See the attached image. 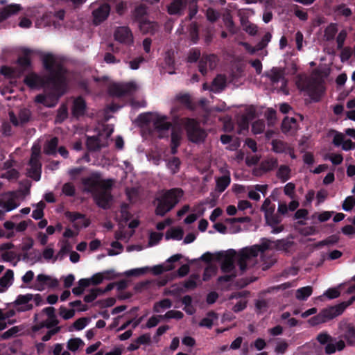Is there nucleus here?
Returning a JSON list of instances; mask_svg holds the SVG:
<instances>
[{
    "label": "nucleus",
    "mask_w": 355,
    "mask_h": 355,
    "mask_svg": "<svg viewBox=\"0 0 355 355\" xmlns=\"http://www.w3.org/2000/svg\"><path fill=\"white\" fill-rule=\"evenodd\" d=\"M116 302V300L114 297H108L106 299H102L97 300L94 304V306L98 307L99 309H105L112 306Z\"/></svg>",
    "instance_id": "obj_47"
},
{
    "label": "nucleus",
    "mask_w": 355,
    "mask_h": 355,
    "mask_svg": "<svg viewBox=\"0 0 355 355\" xmlns=\"http://www.w3.org/2000/svg\"><path fill=\"white\" fill-rule=\"evenodd\" d=\"M276 175L282 182H286L291 178V168L287 165H281L277 171Z\"/></svg>",
    "instance_id": "obj_34"
},
{
    "label": "nucleus",
    "mask_w": 355,
    "mask_h": 355,
    "mask_svg": "<svg viewBox=\"0 0 355 355\" xmlns=\"http://www.w3.org/2000/svg\"><path fill=\"white\" fill-rule=\"evenodd\" d=\"M183 124L190 141L196 144L204 141L207 135L196 119L185 118Z\"/></svg>",
    "instance_id": "obj_4"
},
{
    "label": "nucleus",
    "mask_w": 355,
    "mask_h": 355,
    "mask_svg": "<svg viewBox=\"0 0 355 355\" xmlns=\"http://www.w3.org/2000/svg\"><path fill=\"white\" fill-rule=\"evenodd\" d=\"M20 185L24 188L22 189H19L17 191H13L11 193L12 197L16 198L17 193H19L20 196H26L30 193V189L31 187V183L28 180H26L24 182H20Z\"/></svg>",
    "instance_id": "obj_50"
},
{
    "label": "nucleus",
    "mask_w": 355,
    "mask_h": 355,
    "mask_svg": "<svg viewBox=\"0 0 355 355\" xmlns=\"http://www.w3.org/2000/svg\"><path fill=\"white\" fill-rule=\"evenodd\" d=\"M182 139V131L180 128H177L173 127L171 130V144L172 145H180V141Z\"/></svg>",
    "instance_id": "obj_51"
},
{
    "label": "nucleus",
    "mask_w": 355,
    "mask_h": 355,
    "mask_svg": "<svg viewBox=\"0 0 355 355\" xmlns=\"http://www.w3.org/2000/svg\"><path fill=\"white\" fill-rule=\"evenodd\" d=\"M267 76L273 84L278 83L282 79H284L283 70L276 67H273Z\"/></svg>",
    "instance_id": "obj_33"
},
{
    "label": "nucleus",
    "mask_w": 355,
    "mask_h": 355,
    "mask_svg": "<svg viewBox=\"0 0 355 355\" xmlns=\"http://www.w3.org/2000/svg\"><path fill=\"white\" fill-rule=\"evenodd\" d=\"M21 10V7L19 4H10L0 10V23L7 19L10 17L16 15Z\"/></svg>",
    "instance_id": "obj_22"
},
{
    "label": "nucleus",
    "mask_w": 355,
    "mask_h": 355,
    "mask_svg": "<svg viewBox=\"0 0 355 355\" xmlns=\"http://www.w3.org/2000/svg\"><path fill=\"white\" fill-rule=\"evenodd\" d=\"M338 32V27L336 23H331L324 30V36L327 40L330 41L334 39Z\"/></svg>",
    "instance_id": "obj_45"
},
{
    "label": "nucleus",
    "mask_w": 355,
    "mask_h": 355,
    "mask_svg": "<svg viewBox=\"0 0 355 355\" xmlns=\"http://www.w3.org/2000/svg\"><path fill=\"white\" fill-rule=\"evenodd\" d=\"M14 278V272L13 270L8 269L4 273V275L0 277V286L2 287H7L10 284H11V281Z\"/></svg>",
    "instance_id": "obj_48"
},
{
    "label": "nucleus",
    "mask_w": 355,
    "mask_h": 355,
    "mask_svg": "<svg viewBox=\"0 0 355 355\" xmlns=\"http://www.w3.org/2000/svg\"><path fill=\"white\" fill-rule=\"evenodd\" d=\"M213 58V54L203 55L199 61L198 69L202 75L205 76L207 73V67L209 59Z\"/></svg>",
    "instance_id": "obj_43"
},
{
    "label": "nucleus",
    "mask_w": 355,
    "mask_h": 355,
    "mask_svg": "<svg viewBox=\"0 0 355 355\" xmlns=\"http://www.w3.org/2000/svg\"><path fill=\"white\" fill-rule=\"evenodd\" d=\"M167 116H162L155 120L154 127L157 132L162 133L164 131H168L172 127V123L167 121Z\"/></svg>",
    "instance_id": "obj_25"
},
{
    "label": "nucleus",
    "mask_w": 355,
    "mask_h": 355,
    "mask_svg": "<svg viewBox=\"0 0 355 355\" xmlns=\"http://www.w3.org/2000/svg\"><path fill=\"white\" fill-rule=\"evenodd\" d=\"M178 101L187 108L193 110L194 105L189 94H180L177 96Z\"/></svg>",
    "instance_id": "obj_49"
},
{
    "label": "nucleus",
    "mask_w": 355,
    "mask_h": 355,
    "mask_svg": "<svg viewBox=\"0 0 355 355\" xmlns=\"http://www.w3.org/2000/svg\"><path fill=\"white\" fill-rule=\"evenodd\" d=\"M85 345L83 340H81L79 338H72L70 339L67 342V348L69 350H71L72 352L77 351L79 348L83 347Z\"/></svg>",
    "instance_id": "obj_52"
},
{
    "label": "nucleus",
    "mask_w": 355,
    "mask_h": 355,
    "mask_svg": "<svg viewBox=\"0 0 355 355\" xmlns=\"http://www.w3.org/2000/svg\"><path fill=\"white\" fill-rule=\"evenodd\" d=\"M21 10V7L19 4H10L0 10V23L7 19L10 17L16 15Z\"/></svg>",
    "instance_id": "obj_23"
},
{
    "label": "nucleus",
    "mask_w": 355,
    "mask_h": 355,
    "mask_svg": "<svg viewBox=\"0 0 355 355\" xmlns=\"http://www.w3.org/2000/svg\"><path fill=\"white\" fill-rule=\"evenodd\" d=\"M187 3L188 0H173L168 6V12L170 15H182Z\"/></svg>",
    "instance_id": "obj_21"
},
{
    "label": "nucleus",
    "mask_w": 355,
    "mask_h": 355,
    "mask_svg": "<svg viewBox=\"0 0 355 355\" xmlns=\"http://www.w3.org/2000/svg\"><path fill=\"white\" fill-rule=\"evenodd\" d=\"M28 165L30 166V168L28 169V177L35 181H39L42 173V164L40 161L39 153L33 152L28 162Z\"/></svg>",
    "instance_id": "obj_10"
},
{
    "label": "nucleus",
    "mask_w": 355,
    "mask_h": 355,
    "mask_svg": "<svg viewBox=\"0 0 355 355\" xmlns=\"http://www.w3.org/2000/svg\"><path fill=\"white\" fill-rule=\"evenodd\" d=\"M190 39L193 44L199 40V29L196 22H192L189 27Z\"/></svg>",
    "instance_id": "obj_44"
},
{
    "label": "nucleus",
    "mask_w": 355,
    "mask_h": 355,
    "mask_svg": "<svg viewBox=\"0 0 355 355\" xmlns=\"http://www.w3.org/2000/svg\"><path fill=\"white\" fill-rule=\"evenodd\" d=\"M254 111H249L247 115H243L239 123L240 127L244 130L248 129L250 119L254 118Z\"/></svg>",
    "instance_id": "obj_58"
},
{
    "label": "nucleus",
    "mask_w": 355,
    "mask_h": 355,
    "mask_svg": "<svg viewBox=\"0 0 355 355\" xmlns=\"http://www.w3.org/2000/svg\"><path fill=\"white\" fill-rule=\"evenodd\" d=\"M217 320V316L214 312H209L206 317L200 322L199 326L211 328Z\"/></svg>",
    "instance_id": "obj_42"
},
{
    "label": "nucleus",
    "mask_w": 355,
    "mask_h": 355,
    "mask_svg": "<svg viewBox=\"0 0 355 355\" xmlns=\"http://www.w3.org/2000/svg\"><path fill=\"white\" fill-rule=\"evenodd\" d=\"M306 347H308L310 352L313 353L315 355H324L323 347L315 343H306Z\"/></svg>",
    "instance_id": "obj_63"
},
{
    "label": "nucleus",
    "mask_w": 355,
    "mask_h": 355,
    "mask_svg": "<svg viewBox=\"0 0 355 355\" xmlns=\"http://www.w3.org/2000/svg\"><path fill=\"white\" fill-rule=\"evenodd\" d=\"M182 258L181 254H176L171 256L166 260L165 265H157L152 268L151 270L155 275H159L164 272L170 271L175 268L174 263L180 261Z\"/></svg>",
    "instance_id": "obj_13"
},
{
    "label": "nucleus",
    "mask_w": 355,
    "mask_h": 355,
    "mask_svg": "<svg viewBox=\"0 0 355 355\" xmlns=\"http://www.w3.org/2000/svg\"><path fill=\"white\" fill-rule=\"evenodd\" d=\"M200 57V51L198 48H193L189 50L187 60L189 63L196 62Z\"/></svg>",
    "instance_id": "obj_60"
},
{
    "label": "nucleus",
    "mask_w": 355,
    "mask_h": 355,
    "mask_svg": "<svg viewBox=\"0 0 355 355\" xmlns=\"http://www.w3.org/2000/svg\"><path fill=\"white\" fill-rule=\"evenodd\" d=\"M199 0H188L189 15L188 19L191 20L198 11V2Z\"/></svg>",
    "instance_id": "obj_53"
},
{
    "label": "nucleus",
    "mask_w": 355,
    "mask_h": 355,
    "mask_svg": "<svg viewBox=\"0 0 355 355\" xmlns=\"http://www.w3.org/2000/svg\"><path fill=\"white\" fill-rule=\"evenodd\" d=\"M137 89L134 82L113 83L108 87V93L112 96L122 97L133 94Z\"/></svg>",
    "instance_id": "obj_6"
},
{
    "label": "nucleus",
    "mask_w": 355,
    "mask_h": 355,
    "mask_svg": "<svg viewBox=\"0 0 355 355\" xmlns=\"http://www.w3.org/2000/svg\"><path fill=\"white\" fill-rule=\"evenodd\" d=\"M81 183L83 191L90 193L94 203L101 209L107 210L113 202L112 190L114 184L113 179H103L99 172H93L89 176L83 178Z\"/></svg>",
    "instance_id": "obj_2"
},
{
    "label": "nucleus",
    "mask_w": 355,
    "mask_h": 355,
    "mask_svg": "<svg viewBox=\"0 0 355 355\" xmlns=\"http://www.w3.org/2000/svg\"><path fill=\"white\" fill-rule=\"evenodd\" d=\"M236 254V252L234 249H230L225 253L218 252L216 254V259L220 261L222 259L221 270L223 272L228 273L232 272L234 269V257Z\"/></svg>",
    "instance_id": "obj_9"
},
{
    "label": "nucleus",
    "mask_w": 355,
    "mask_h": 355,
    "mask_svg": "<svg viewBox=\"0 0 355 355\" xmlns=\"http://www.w3.org/2000/svg\"><path fill=\"white\" fill-rule=\"evenodd\" d=\"M33 295L31 293H27L26 295H19L15 301V304L16 305H26L27 309L25 311H30L33 308L32 304H28L33 300ZM17 311H21L20 309H17Z\"/></svg>",
    "instance_id": "obj_27"
},
{
    "label": "nucleus",
    "mask_w": 355,
    "mask_h": 355,
    "mask_svg": "<svg viewBox=\"0 0 355 355\" xmlns=\"http://www.w3.org/2000/svg\"><path fill=\"white\" fill-rule=\"evenodd\" d=\"M302 89L307 92L309 96L313 102L320 101L324 92V87L322 83L315 78L306 82Z\"/></svg>",
    "instance_id": "obj_7"
},
{
    "label": "nucleus",
    "mask_w": 355,
    "mask_h": 355,
    "mask_svg": "<svg viewBox=\"0 0 355 355\" xmlns=\"http://www.w3.org/2000/svg\"><path fill=\"white\" fill-rule=\"evenodd\" d=\"M297 123V120L293 117H286L282 123V129L284 132H289Z\"/></svg>",
    "instance_id": "obj_55"
},
{
    "label": "nucleus",
    "mask_w": 355,
    "mask_h": 355,
    "mask_svg": "<svg viewBox=\"0 0 355 355\" xmlns=\"http://www.w3.org/2000/svg\"><path fill=\"white\" fill-rule=\"evenodd\" d=\"M90 285V280L88 279H80L78 281V286L73 288L72 293L76 295L79 296L83 293L85 288L88 287Z\"/></svg>",
    "instance_id": "obj_41"
},
{
    "label": "nucleus",
    "mask_w": 355,
    "mask_h": 355,
    "mask_svg": "<svg viewBox=\"0 0 355 355\" xmlns=\"http://www.w3.org/2000/svg\"><path fill=\"white\" fill-rule=\"evenodd\" d=\"M14 312H0V331L3 330L6 327L7 324H11L9 318L13 315Z\"/></svg>",
    "instance_id": "obj_59"
},
{
    "label": "nucleus",
    "mask_w": 355,
    "mask_h": 355,
    "mask_svg": "<svg viewBox=\"0 0 355 355\" xmlns=\"http://www.w3.org/2000/svg\"><path fill=\"white\" fill-rule=\"evenodd\" d=\"M55 91L51 90V93L48 95L38 94L35 96V101L37 103L43 104L46 107H54L59 98H55Z\"/></svg>",
    "instance_id": "obj_20"
},
{
    "label": "nucleus",
    "mask_w": 355,
    "mask_h": 355,
    "mask_svg": "<svg viewBox=\"0 0 355 355\" xmlns=\"http://www.w3.org/2000/svg\"><path fill=\"white\" fill-rule=\"evenodd\" d=\"M272 150L277 153H284L289 149L287 143L279 140L273 139L271 142Z\"/></svg>",
    "instance_id": "obj_36"
},
{
    "label": "nucleus",
    "mask_w": 355,
    "mask_h": 355,
    "mask_svg": "<svg viewBox=\"0 0 355 355\" xmlns=\"http://www.w3.org/2000/svg\"><path fill=\"white\" fill-rule=\"evenodd\" d=\"M343 337L349 345H355V327L352 324L344 323L340 325Z\"/></svg>",
    "instance_id": "obj_17"
},
{
    "label": "nucleus",
    "mask_w": 355,
    "mask_h": 355,
    "mask_svg": "<svg viewBox=\"0 0 355 355\" xmlns=\"http://www.w3.org/2000/svg\"><path fill=\"white\" fill-rule=\"evenodd\" d=\"M273 243L276 250L288 252L294 243L286 239H282L273 241Z\"/></svg>",
    "instance_id": "obj_35"
},
{
    "label": "nucleus",
    "mask_w": 355,
    "mask_h": 355,
    "mask_svg": "<svg viewBox=\"0 0 355 355\" xmlns=\"http://www.w3.org/2000/svg\"><path fill=\"white\" fill-rule=\"evenodd\" d=\"M278 166V161L277 158H269L263 160L260 164V169L266 173L272 171Z\"/></svg>",
    "instance_id": "obj_31"
},
{
    "label": "nucleus",
    "mask_w": 355,
    "mask_h": 355,
    "mask_svg": "<svg viewBox=\"0 0 355 355\" xmlns=\"http://www.w3.org/2000/svg\"><path fill=\"white\" fill-rule=\"evenodd\" d=\"M87 108L85 99L82 96H78L74 99L71 107V114L76 118L79 119L84 116Z\"/></svg>",
    "instance_id": "obj_16"
},
{
    "label": "nucleus",
    "mask_w": 355,
    "mask_h": 355,
    "mask_svg": "<svg viewBox=\"0 0 355 355\" xmlns=\"http://www.w3.org/2000/svg\"><path fill=\"white\" fill-rule=\"evenodd\" d=\"M231 178L230 173L219 177L216 180V190L219 192H223L230 184Z\"/></svg>",
    "instance_id": "obj_26"
},
{
    "label": "nucleus",
    "mask_w": 355,
    "mask_h": 355,
    "mask_svg": "<svg viewBox=\"0 0 355 355\" xmlns=\"http://www.w3.org/2000/svg\"><path fill=\"white\" fill-rule=\"evenodd\" d=\"M110 12V6L107 3H103L92 12L93 23L97 26L108 17Z\"/></svg>",
    "instance_id": "obj_12"
},
{
    "label": "nucleus",
    "mask_w": 355,
    "mask_h": 355,
    "mask_svg": "<svg viewBox=\"0 0 355 355\" xmlns=\"http://www.w3.org/2000/svg\"><path fill=\"white\" fill-rule=\"evenodd\" d=\"M184 236V231L181 227H173L167 230L165 234L166 240L173 239L180 241Z\"/></svg>",
    "instance_id": "obj_29"
},
{
    "label": "nucleus",
    "mask_w": 355,
    "mask_h": 355,
    "mask_svg": "<svg viewBox=\"0 0 355 355\" xmlns=\"http://www.w3.org/2000/svg\"><path fill=\"white\" fill-rule=\"evenodd\" d=\"M180 164V159L178 157H172V159L168 160L167 164L168 168L171 171L173 174H175L179 171Z\"/></svg>",
    "instance_id": "obj_56"
},
{
    "label": "nucleus",
    "mask_w": 355,
    "mask_h": 355,
    "mask_svg": "<svg viewBox=\"0 0 355 355\" xmlns=\"http://www.w3.org/2000/svg\"><path fill=\"white\" fill-rule=\"evenodd\" d=\"M86 146L90 152L98 151L104 147L98 136H87Z\"/></svg>",
    "instance_id": "obj_24"
},
{
    "label": "nucleus",
    "mask_w": 355,
    "mask_h": 355,
    "mask_svg": "<svg viewBox=\"0 0 355 355\" xmlns=\"http://www.w3.org/2000/svg\"><path fill=\"white\" fill-rule=\"evenodd\" d=\"M340 292L337 288H331L327 289L322 295L320 296L318 300L322 301L324 298L329 300L335 299L339 297Z\"/></svg>",
    "instance_id": "obj_46"
},
{
    "label": "nucleus",
    "mask_w": 355,
    "mask_h": 355,
    "mask_svg": "<svg viewBox=\"0 0 355 355\" xmlns=\"http://www.w3.org/2000/svg\"><path fill=\"white\" fill-rule=\"evenodd\" d=\"M32 51L29 49L23 50V55L19 56L17 60L18 71H23V73L31 68V60L29 58Z\"/></svg>",
    "instance_id": "obj_15"
},
{
    "label": "nucleus",
    "mask_w": 355,
    "mask_h": 355,
    "mask_svg": "<svg viewBox=\"0 0 355 355\" xmlns=\"http://www.w3.org/2000/svg\"><path fill=\"white\" fill-rule=\"evenodd\" d=\"M239 258L237 261V263L240 270L242 272H244L247 270V261L250 260L252 258H255L257 257L256 254V251L254 250L253 248L251 246L250 248H243L239 252Z\"/></svg>",
    "instance_id": "obj_11"
},
{
    "label": "nucleus",
    "mask_w": 355,
    "mask_h": 355,
    "mask_svg": "<svg viewBox=\"0 0 355 355\" xmlns=\"http://www.w3.org/2000/svg\"><path fill=\"white\" fill-rule=\"evenodd\" d=\"M42 62L47 75L41 76L31 72L25 76L24 83L30 89L49 87L55 91V98H60L68 87V70L63 62L51 53L44 55Z\"/></svg>",
    "instance_id": "obj_1"
},
{
    "label": "nucleus",
    "mask_w": 355,
    "mask_h": 355,
    "mask_svg": "<svg viewBox=\"0 0 355 355\" xmlns=\"http://www.w3.org/2000/svg\"><path fill=\"white\" fill-rule=\"evenodd\" d=\"M114 37L120 43L130 44L133 42V36L131 31L126 26L117 28L114 32Z\"/></svg>",
    "instance_id": "obj_14"
},
{
    "label": "nucleus",
    "mask_w": 355,
    "mask_h": 355,
    "mask_svg": "<svg viewBox=\"0 0 355 355\" xmlns=\"http://www.w3.org/2000/svg\"><path fill=\"white\" fill-rule=\"evenodd\" d=\"M336 312L334 313H331L330 312H320L318 315L313 316L309 320V323L312 325H318L323 322H326L327 321L338 316L339 315Z\"/></svg>",
    "instance_id": "obj_18"
},
{
    "label": "nucleus",
    "mask_w": 355,
    "mask_h": 355,
    "mask_svg": "<svg viewBox=\"0 0 355 355\" xmlns=\"http://www.w3.org/2000/svg\"><path fill=\"white\" fill-rule=\"evenodd\" d=\"M355 301V295L352 296L348 300L341 302L334 306H331L329 308H324L321 311H345V309L348 307L350 304H352Z\"/></svg>",
    "instance_id": "obj_32"
},
{
    "label": "nucleus",
    "mask_w": 355,
    "mask_h": 355,
    "mask_svg": "<svg viewBox=\"0 0 355 355\" xmlns=\"http://www.w3.org/2000/svg\"><path fill=\"white\" fill-rule=\"evenodd\" d=\"M49 280L51 281V276L44 274H40L37 276L35 283L32 288L35 290L42 291L45 289L47 282Z\"/></svg>",
    "instance_id": "obj_28"
},
{
    "label": "nucleus",
    "mask_w": 355,
    "mask_h": 355,
    "mask_svg": "<svg viewBox=\"0 0 355 355\" xmlns=\"http://www.w3.org/2000/svg\"><path fill=\"white\" fill-rule=\"evenodd\" d=\"M62 193L69 197H73L76 194V189L71 182H67L63 184L62 189Z\"/></svg>",
    "instance_id": "obj_64"
},
{
    "label": "nucleus",
    "mask_w": 355,
    "mask_h": 355,
    "mask_svg": "<svg viewBox=\"0 0 355 355\" xmlns=\"http://www.w3.org/2000/svg\"><path fill=\"white\" fill-rule=\"evenodd\" d=\"M273 243V241L268 239L263 238L261 240V243L258 245H254L252 247L254 250L256 251V254L258 256L259 252L263 253L270 248V244Z\"/></svg>",
    "instance_id": "obj_39"
},
{
    "label": "nucleus",
    "mask_w": 355,
    "mask_h": 355,
    "mask_svg": "<svg viewBox=\"0 0 355 355\" xmlns=\"http://www.w3.org/2000/svg\"><path fill=\"white\" fill-rule=\"evenodd\" d=\"M313 292V288L310 286L298 288L295 292V297L300 300H306Z\"/></svg>",
    "instance_id": "obj_40"
},
{
    "label": "nucleus",
    "mask_w": 355,
    "mask_h": 355,
    "mask_svg": "<svg viewBox=\"0 0 355 355\" xmlns=\"http://www.w3.org/2000/svg\"><path fill=\"white\" fill-rule=\"evenodd\" d=\"M58 138L56 137H54L52 139H51L44 147V153L46 155H55L57 152V148L58 146Z\"/></svg>",
    "instance_id": "obj_37"
},
{
    "label": "nucleus",
    "mask_w": 355,
    "mask_h": 355,
    "mask_svg": "<svg viewBox=\"0 0 355 355\" xmlns=\"http://www.w3.org/2000/svg\"><path fill=\"white\" fill-rule=\"evenodd\" d=\"M212 86L217 90H223L226 86V78L224 75H217L212 81Z\"/></svg>",
    "instance_id": "obj_54"
},
{
    "label": "nucleus",
    "mask_w": 355,
    "mask_h": 355,
    "mask_svg": "<svg viewBox=\"0 0 355 355\" xmlns=\"http://www.w3.org/2000/svg\"><path fill=\"white\" fill-rule=\"evenodd\" d=\"M183 194L184 191L180 188H173L165 191L162 195L156 198L157 205L155 208V214L164 216L180 202Z\"/></svg>",
    "instance_id": "obj_3"
},
{
    "label": "nucleus",
    "mask_w": 355,
    "mask_h": 355,
    "mask_svg": "<svg viewBox=\"0 0 355 355\" xmlns=\"http://www.w3.org/2000/svg\"><path fill=\"white\" fill-rule=\"evenodd\" d=\"M128 209H129V205L127 203H123L121 205V210H120L121 218L122 220H123L125 223H127L128 221H129L132 216L131 213L128 211Z\"/></svg>",
    "instance_id": "obj_62"
},
{
    "label": "nucleus",
    "mask_w": 355,
    "mask_h": 355,
    "mask_svg": "<svg viewBox=\"0 0 355 355\" xmlns=\"http://www.w3.org/2000/svg\"><path fill=\"white\" fill-rule=\"evenodd\" d=\"M316 340L321 345H325L324 352L327 355H331L337 351H342L345 347V343L343 340L336 341L327 333L319 334Z\"/></svg>",
    "instance_id": "obj_5"
},
{
    "label": "nucleus",
    "mask_w": 355,
    "mask_h": 355,
    "mask_svg": "<svg viewBox=\"0 0 355 355\" xmlns=\"http://www.w3.org/2000/svg\"><path fill=\"white\" fill-rule=\"evenodd\" d=\"M0 72L3 76L10 78H19L23 74V71H18L17 67H10L7 66H3L1 68Z\"/></svg>",
    "instance_id": "obj_30"
},
{
    "label": "nucleus",
    "mask_w": 355,
    "mask_h": 355,
    "mask_svg": "<svg viewBox=\"0 0 355 355\" xmlns=\"http://www.w3.org/2000/svg\"><path fill=\"white\" fill-rule=\"evenodd\" d=\"M37 324L33 327V331H37L42 327H51L58 322L54 312H38L35 315Z\"/></svg>",
    "instance_id": "obj_8"
},
{
    "label": "nucleus",
    "mask_w": 355,
    "mask_h": 355,
    "mask_svg": "<svg viewBox=\"0 0 355 355\" xmlns=\"http://www.w3.org/2000/svg\"><path fill=\"white\" fill-rule=\"evenodd\" d=\"M146 14L147 7L144 4L136 6L132 11V19L139 23L141 28H143V26L146 24V21L144 20Z\"/></svg>",
    "instance_id": "obj_19"
},
{
    "label": "nucleus",
    "mask_w": 355,
    "mask_h": 355,
    "mask_svg": "<svg viewBox=\"0 0 355 355\" xmlns=\"http://www.w3.org/2000/svg\"><path fill=\"white\" fill-rule=\"evenodd\" d=\"M68 117V109L65 105H62L58 110L55 118L56 123H61Z\"/></svg>",
    "instance_id": "obj_57"
},
{
    "label": "nucleus",
    "mask_w": 355,
    "mask_h": 355,
    "mask_svg": "<svg viewBox=\"0 0 355 355\" xmlns=\"http://www.w3.org/2000/svg\"><path fill=\"white\" fill-rule=\"evenodd\" d=\"M266 219V223L270 227H273L275 225H277L279 224L282 219L281 216L277 214H274V211L270 210L266 215L264 216Z\"/></svg>",
    "instance_id": "obj_38"
},
{
    "label": "nucleus",
    "mask_w": 355,
    "mask_h": 355,
    "mask_svg": "<svg viewBox=\"0 0 355 355\" xmlns=\"http://www.w3.org/2000/svg\"><path fill=\"white\" fill-rule=\"evenodd\" d=\"M101 293L102 289L101 288H92L89 291L88 294L85 295L84 301L87 303L92 302Z\"/></svg>",
    "instance_id": "obj_61"
}]
</instances>
